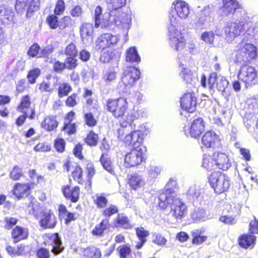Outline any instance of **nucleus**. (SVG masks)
Listing matches in <instances>:
<instances>
[{"label":"nucleus","mask_w":258,"mask_h":258,"mask_svg":"<svg viewBox=\"0 0 258 258\" xmlns=\"http://www.w3.org/2000/svg\"><path fill=\"white\" fill-rule=\"evenodd\" d=\"M217 14L222 19L233 16L223 28L228 41H232L245 31L247 16L236 0H222V5L217 9Z\"/></svg>","instance_id":"1"},{"label":"nucleus","mask_w":258,"mask_h":258,"mask_svg":"<svg viewBox=\"0 0 258 258\" xmlns=\"http://www.w3.org/2000/svg\"><path fill=\"white\" fill-rule=\"evenodd\" d=\"M172 9L169 15L168 26L169 43L178 49L184 44L181 39V32L176 27L181 25L183 21L187 20L190 14L188 4L183 0H175L172 4Z\"/></svg>","instance_id":"2"},{"label":"nucleus","mask_w":258,"mask_h":258,"mask_svg":"<svg viewBox=\"0 0 258 258\" xmlns=\"http://www.w3.org/2000/svg\"><path fill=\"white\" fill-rule=\"evenodd\" d=\"M131 16L128 10L112 14H104L102 20V28L112 30L116 26L128 30L131 25Z\"/></svg>","instance_id":"3"},{"label":"nucleus","mask_w":258,"mask_h":258,"mask_svg":"<svg viewBox=\"0 0 258 258\" xmlns=\"http://www.w3.org/2000/svg\"><path fill=\"white\" fill-rule=\"evenodd\" d=\"M131 16L128 10L112 14H104L102 20V28L112 30L116 26L128 30L131 25Z\"/></svg>","instance_id":"4"},{"label":"nucleus","mask_w":258,"mask_h":258,"mask_svg":"<svg viewBox=\"0 0 258 258\" xmlns=\"http://www.w3.org/2000/svg\"><path fill=\"white\" fill-rule=\"evenodd\" d=\"M234 62L238 66H244L251 62L257 55L256 47L253 44L239 42L236 46Z\"/></svg>","instance_id":"5"},{"label":"nucleus","mask_w":258,"mask_h":258,"mask_svg":"<svg viewBox=\"0 0 258 258\" xmlns=\"http://www.w3.org/2000/svg\"><path fill=\"white\" fill-rule=\"evenodd\" d=\"M141 72L136 67H130L126 68L121 75L120 82L117 86L119 93H126L132 87L135 82L140 78Z\"/></svg>","instance_id":"6"},{"label":"nucleus","mask_w":258,"mask_h":258,"mask_svg":"<svg viewBox=\"0 0 258 258\" xmlns=\"http://www.w3.org/2000/svg\"><path fill=\"white\" fill-rule=\"evenodd\" d=\"M214 9L210 5L204 6L197 14L192 26L197 30L206 29L214 20Z\"/></svg>","instance_id":"7"},{"label":"nucleus","mask_w":258,"mask_h":258,"mask_svg":"<svg viewBox=\"0 0 258 258\" xmlns=\"http://www.w3.org/2000/svg\"><path fill=\"white\" fill-rule=\"evenodd\" d=\"M209 182L216 193L220 194L228 190L230 186L229 177L220 171H214L209 176Z\"/></svg>","instance_id":"8"},{"label":"nucleus","mask_w":258,"mask_h":258,"mask_svg":"<svg viewBox=\"0 0 258 258\" xmlns=\"http://www.w3.org/2000/svg\"><path fill=\"white\" fill-rule=\"evenodd\" d=\"M147 148L141 147L140 149H133L127 153L124 158V165L126 168H131L140 165L145 162Z\"/></svg>","instance_id":"9"},{"label":"nucleus","mask_w":258,"mask_h":258,"mask_svg":"<svg viewBox=\"0 0 258 258\" xmlns=\"http://www.w3.org/2000/svg\"><path fill=\"white\" fill-rule=\"evenodd\" d=\"M39 6L40 0H16L15 9L20 15L26 12V17L29 19L39 9Z\"/></svg>","instance_id":"10"},{"label":"nucleus","mask_w":258,"mask_h":258,"mask_svg":"<svg viewBox=\"0 0 258 258\" xmlns=\"http://www.w3.org/2000/svg\"><path fill=\"white\" fill-rule=\"evenodd\" d=\"M128 108L126 99L119 98L116 99H110L107 102V110L111 112L115 118L122 117Z\"/></svg>","instance_id":"11"},{"label":"nucleus","mask_w":258,"mask_h":258,"mask_svg":"<svg viewBox=\"0 0 258 258\" xmlns=\"http://www.w3.org/2000/svg\"><path fill=\"white\" fill-rule=\"evenodd\" d=\"M238 77L245 83V87L248 88L257 83L258 78L257 72L255 68L247 66L246 64L240 66Z\"/></svg>","instance_id":"12"},{"label":"nucleus","mask_w":258,"mask_h":258,"mask_svg":"<svg viewBox=\"0 0 258 258\" xmlns=\"http://www.w3.org/2000/svg\"><path fill=\"white\" fill-rule=\"evenodd\" d=\"M176 181L170 179L165 186V188L158 196V205L159 207L165 209L167 207V204L172 200V198L176 197L174 191L176 187Z\"/></svg>","instance_id":"13"},{"label":"nucleus","mask_w":258,"mask_h":258,"mask_svg":"<svg viewBox=\"0 0 258 258\" xmlns=\"http://www.w3.org/2000/svg\"><path fill=\"white\" fill-rule=\"evenodd\" d=\"M229 85V81L225 77L218 75L216 72L210 74L208 82V85L210 92H214L215 88L218 91L224 92Z\"/></svg>","instance_id":"14"},{"label":"nucleus","mask_w":258,"mask_h":258,"mask_svg":"<svg viewBox=\"0 0 258 258\" xmlns=\"http://www.w3.org/2000/svg\"><path fill=\"white\" fill-rule=\"evenodd\" d=\"M169 205L171 208L169 215L176 221L181 220L184 217L186 211V206L184 203L175 197L172 198V200L169 202L167 206Z\"/></svg>","instance_id":"15"},{"label":"nucleus","mask_w":258,"mask_h":258,"mask_svg":"<svg viewBox=\"0 0 258 258\" xmlns=\"http://www.w3.org/2000/svg\"><path fill=\"white\" fill-rule=\"evenodd\" d=\"M45 243L46 245L52 247L51 252L55 255L59 254L64 249V247L62 245L61 237L57 233L46 234Z\"/></svg>","instance_id":"16"},{"label":"nucleus","mask_w":258,"mask_h":258,"mask_svg":"<svg viewBox=\"0 0 258 258\" xmlns=\"http://www.w3.org/2000/svg\"><path fill=\"white\" fill-rule=\"evenodd\" d=\"M144 133L140 130H135L125 137L124 142L127 146H131L133 149H140L144 140Z\"/></svg>","instance_id":"17"},{"label":"nucleus","mask_w":258,"mask_h":258,"mask_svg":"<svg viewBox=\"0 0 258 258\" xmlns=\"http://www.w3.org/2000/svg\"><path fill=\"white\" fill-rule=\"evenodd\" d=\"M205 130V122L202 117H198L193 120L189 127L184 129V134L186 136L197 138Z\"/></svg>","instance_id":"18"},{"label":"nucleus","mask_w":258,"mask_h":258,"mask_svg":"<svg viewBox=\"0 0 258 258\" xmlns=\"http://www.w3.org/2000/svg\"><path fill=\"white\" fill-rule=\"evenodd\" d=\"M14 16L15 13L11 7L0 5V24L8 25L14 23Z\"/></svg>","instance_id":"19"},{"label":"nucleus","mask_w":258,"mask_h":258,"mask_svg":"<svg viewBox=\"0 0 258 258\" xmlns=\"http://www.w3.org/2000/svg\"><path fill=\"white\" fill-rule=\"evenodd\" d=\"M180 105L182 109L188 112H193L196 109L197 100L194 94L187 93L180 98Z\"/></svg>","instance_id":"20"},{"label":"nucleus","mask_w":258,"mask_h":258,"mask_svg":"<svg viewBox=\"0 0 258 258\" xmlns=\"http://www.w3.org/2000/svg\"><path fill=\"white\" fill-rule=\"evenodd\" d=\"M177 58L179 65L181 67L179 76L185 83L192 84L196 80V77L189 69L184 67L186 61L181 58V54H179Z\"/></svg>","instance_id":"21"},{"label":"nucleus","mask_w":258,"mask_h":258,"mask_svg":"<svg viewBox=\"0 0 258 258\" xmlns=\"http://www.w3.org/2000/svg\"><path fill=\"white\" fill-rule=\"evenodd\" d=\"M203 145L207 148H216L220 146V140L219 136L212 131L205 133L202 139Z\"/></svg>","instance_id":"22"},{"label":"nucleus","mask_w":258,"mask_h":258,"mask_svg":"<svg viewBox=\"0 0 258 258\" xmlns=\"http://www.w3.org/2000/svg\"><path fill=\"white\" fill-rule=\"evenodd\" d=\"M204 190L199 186H191L187 192L188 199L193 203L202 205L204 198Z\"/></svg>","instance_id":"23"},{"label":"nucleus","mask_w":258,"mask_h":258,"mask_svg":"<svg viewBox=\"0 0 258 258\" xmlns=\"http://www.w3.org/2000/svg\"><path fill=\"white\" fill-rule=\"evenodd\" d=\"M61 191L64 197L67 200H70L72 203H76L79 198L80 188L76 186L71 188V186L67 185L61 187Z\"/></svg>","instance_id":"24"},{"label":"nucleus","mask_w":258,"mask_h":258,"mask_svg":"<svg viewBox=\"0 0 258 258\" xmlns=\"http://www.w3.org/2000/svg\"><path fill=\"white\" fill-rule=\"evenodd\" d=\"M54 215L50 212H43L40 220V225L44 229L53 228L56 225Z\"/></svg>","instance_id":"25"},{"label":"nucleus","mask_w":258,"mask_h":258,"mask_svg":"<svg viewBox=\"0 0 258 258\" xmlns=\"http://www.w3.org/2000/svg\"><path fill=\"white\" fill-rule=\"evenodd\" d=\"M217 167L224 171L227 170L231 167V162L227 155L224 153H218L214 154Z\"/></svg>","instance_id":"26"},{"label":"nucleus","mask_w":258,"mask_h":258,"mask_svg":"<svg viewBox=\"0 0 258 258\" xmlns=\"http://www.w3.org/2000/svg\"><path fill=\"white\" fill-rule=\"evenodd\" d=\"M30 186L28 183H17L14 185L13 189V195L18 200H20L27 197L30 194Z\"/></svg>","instance_id":"27"},{"label":"nucleus","mask_w":258,"mask_h":258,"mask_svg":"<svg viewBox=\"0 0 258 258\" xmlns=\"http://www.w3.org/2000/svg\"><path fill=\"white\" fill-rule=\"evenodd\" d=\"M183 43V45L181 47H178V49H176L175 47L172 46L170 44V46L171 48L174 49V50L176 51H180L181 52H179L178 54V55L179 54H181V58L184 60V61H186L187 59H188V57L186 56H183V53H185L186 55L187 54V52H188L190 54H194L195 53V44L192 43V42H189L187 43L186 45L185 44V42L184 41V39L182 36V34L181 33V39H180Z\"/></svg>","instance_id":"28"},{"label":"nucleus","mask_w":258,"mask_h":258,"mask_svg":"<svg viewBox=\"0 0 258 258\" xmlns=\"http://www.w3.org/2000/svg\"><path fill=\"white\" fill-rule=\"evenodd\" d=\"M136 119V116L134 112H131L128 113L127 115L123 118V120L120 121V125L121 128L117 130V134H118V137L120 136L122 137L124 135L123 128H125L127 126H131L132 127L133 125L135 126V124H134V121Z\"/></svg>","instance_id":"29"},{"label":"nucleus","mask_w":258,"mask_h":258,"mask_svg":"<svg viewBox=\"0 0 258 258\" xmlns=\"http://www.w3.org/2000/svg\"><path fill=\"white\" fill-rule=\"evenodd\" d=\"M108 10L110 11L108 14H114L120 11L126 3V0H105Z\"/></svg>","instance_id":"30"},{"label":"nucleus","mask_w":258,"mask_h":258,"mask_svg":"<svg viewBox=\"0 0 258 258\" xmlns=\"http://www.w3.org/2000/svg\"><path fill=\"white\" fill-rule=\"evenodd\" d=\"M256 237L253 235H248L245 234L241 235L238 239V244L239 246L244 248L253 247Z\"/></svg>","instance_id":"31"},{"label":"nucleus","mask_w":258,"mask_h":258,"mask_svg":"<svg viewBox=\"0 0 258 258\" xmlns=\"http://www.w3.org/2000/svg\"><path fill=\"white\" fill-rule=\"evenodd\" d=\"M100 162L105 170L112 175H115L113 165L109 154L106 153H102L100 158Z\"/></svg>","instance_id":"32"},{"label":"nucleus","mask_w":258,"mask_h":258,"mask_svg":"<svg viewBox=\"0 0 258 258\" xmlns=\"http://www.w3.org/2000/svg\"><path fill=\"white\" fill-rule=\"evenodd\" d=\"M28 235V230L19 226H16L12 231V236L15 242L27 239Z\"/></svg>","instance_id":"33"},{"label":"nucleus","mask_w":258,"mask_h":258,"mask_svg":"<svg viewBox=\"0 0 258 258\" xmlns=\"http://www.w3.org/2000/svg\"><path fill=\"white\" fill-rule=\"evenodd\" d=\"M109 219H103L99 224L95 226L92 231V234L96 236L103 237L104 235L105 231L109 227Z\"/></svg>","instance_id":"34"},{"label":"nucleus","mask_w":258,"mask_h":258,"mask_svg":"<svg viewBox=\"0 0 258 258\" xmlns=\"http://www.w3.org/2000/svg\"><path fill=\"white\" fill-rule=\"evenodd\" d=\"M58 124V123L56 119V117L51 115L45 118L41 122V126L47 131L51 132L57 128Z\"/></svg>","instance_id":"35"},{"label":"nucleus","mask_w":258,"mask_h":258,"mask_svg":"<svg viewBox=\"0 0 258 258\" xmlns=\"http://www.w3.org/2000/svg\"><path fill=\"white\" fill-rule=\"evenodd\" d=\"M136 233L138 239L140 240V241L137 243L136 247L137 249H139L146 242V237L149 235V232L145 230L143 227H140L136 228Z\"/></svg>","instance_id":"36"},{"label":"nucleus","mask_w":258,"mask_h":258,"mask_svg":"<svg viewBox=\"0 0 258 258\" xmlns=\"http://www.w3.org/2000/svg\"><path fill=\"white\" fill-rule=\"evenodd\" d=\"M117 74L114 68L109 67L103 71L102 78L106 84L111 85L115 82Z\"/></svg>","instance_id":"37"},{"label":"nucleus","mask_w":258,"mask_h":258,"mask_svg":"<svg viewBox=\"0 0 258 258\" xmlns=\"http://www.w3.org/2000/svg\"><path fill=\"white\" fill-rule=\"evenodd\" d=\"M84 255L88 258H101V250L93 245L89 246L84 249Z\"/></svg>","instance_id":"38"},{"label":"nucleus","mask_w":258,"mask_h":258,"mask_svg":"<svg viewBox=\"0 0 258 258\" xmlns=\"http://www.w3.org/2000/svg\"><path fill=\"white\" fill-rule=\"evenodd\" d=\"M80 30L82 39H87L88 37H92L94 30L93 25L89 23L83 24L80 27Z\"/></svg>","instance_id":"39"},{"label":"nucleus","mask_w":258,"mask_h":258,"mask_svg":"<svg viewBox=\"0 0 258 258\" xmlns=\"http://www.w3.org/2000/svg\"><path fill=\"white\" fill-rule=\"evenodd\" d=\"M126 61L131 62H139L141 58L135 47H131L126 50Z\"/></svg>","instance_id":"40"},{"label":"nucleus","mask_w":258,"mask_h":258,"mask_svg":"<svg viewBox=\"0 0 258 258\" xmlns=\"http://www.w3.org/2000/svg\"><path fill=\"white\" fill-rule=\"evenodd\" d=\"M202 167L207 170H212L217 167L215 157L204 155L203 158Z\"/></svg>","instance_id":"41"},{"label":"nucleus","mask_w":258,"mask_h":258,"mask_svg":"<svg viewBox=\"0 0 258 258\" xmlns=\"http://www.w3.org/2000/svg\"><path fill=\"white\" fill-rule=\"evenodd\" d=\"M191 219L195 222L205 221L207 219V214L203 209H195L191 214Z\"/></svg>","instance_id":"42"},{"label":"nucleus","mask_w":258,"mask_h":258,"mask_svg":"<svg viewBox=\"0 0 258 258\" xmlns=\"http://www.w3.org/2000/svg\"><path fill=\"white\" fill-rule=\"evenodd\" d=\"M203 233L202 230H195L191 232V236L193 237L192 242L193 244H200L205 242L207 237L201 235Z\"/></svg>","instance_id":"43"},{"label":"nucleus","mask_w":258,"mask_h":258,"mask_svg":"<svg viewBox=\"0 0 258 258\" xmlns=\"http://www.w3.org/2000/svg\"><path fill=\"white\" fill-rule=\"evenodd\" d=\"M129 184L133 189H136L143 184V180L140 175L135 174L131 175Z\"/></svg>","instance_id":"44"},{"label":"nucleus","mask_w":258,"mask_h":258,"mask_svg":"<svg viewBox=\"0 0 258 258\" xmlns=\"http://www.w3.org/2000/svg\"><path fill=\"white\" fill-rule=\"evenodd\" d=\"M117 223L123 228L128 229L132 228L128 218L124 214H119L116 218Z\"/></svg>","instance_id":"45"},{"label":"nucleus","mask_w":258,"mask_h":258,"mask_svg":"<svg viewBox=\"0 0 258 258\" xmlns=\"http://www.w3.org/2000/svg\"><path fill=\"white\" fill-rule=\"evenodd\" d=\"M71 86L67 83L60 84L58 89V96L59 98H62L68 95L72 91Z\"/></svg>","instance_id":"46"},{"label":"nucleus","mask_w":258,"mask_h":258,"mask_svg":"<svg viewBox=\"0 0 258 258\" xmlns=\"http://www.w3.org/2000/svg\"><path fill=\"white\" fill-rule=\"evenodd\" d=\"M40 70L38 68H34L28 72L27 78L28 82L31 84L35 83L37 78L40 75Z\"/></svg>","instance_id":"47"},{"label":"nucleus","mask_w":258,"mask_h":258,"mask_svg":"<svg viewBox=\"0 0 258 258\" xmlns=\"http://www.w3.org/2000/svg\"><path fill=\"white\" fill-rule=\"evenodd\" d=\"M98 136L93 131H90L85 139V142L90 146H96L98 144Z\"/></svg>","instance_id":"48"},{"label":"nucleus","mask_w":258,"mask_h":258,"mask_svg":"<svg viewBox=\"0 0 258 258\" xmlns=\"http://www.w3.org/2000/svg\"><path fill=\"white\" fill-rule=\"evenodd\" d=\"M76 56H68L64 61L66 68L69 70H72L76 68L78 66V60Z\"/></svg>","instance_id":"49"},{"label":"nucleus","mask_w":258,"mask_h":258,"mask_svg":"<svg viewBox=\"0 0 258 258\" xmlns=\"http://www.w3.org/2000/svg\"><path fill=\"white\" fill-rule=\"evenodd\" d=\"M23 176L22 168L18 166H15L10 174V178L15 181L19 180Z\"/></svg>","instance_id":"50"},{"label":"nucleus","mask_w":258,"mask_h":258,"mask_svg":"<svg viewBox=\"0 0 258 258\" xmlns=\"http://www.w3.org/2000/svg\"><path fill=\"white\" fill-rule=\"evenodd\" d=\"M56 15L52 14L49 15L46 19V22L50 28L52 29H56L59 26V21Z\"/></svg>","instance_id":"51"},{"label":"nucleus","mask_w":258,"mask_h":258,"mask_svg":"<svg viewBox=\"0 0 258 258\" xmlns=\"http://www.w3.org/2000/svg\"><path fill=\"white\" fill-rule=\"evenodd\" d=\"M103 10L101 6H97L94 11V20L95 25L96 28L100 25L102 26V21L101 22V16L102 14Z\"/></svg>","instance_id":"52"},{"label":"nucleus","mask_w":258,"mask_h":258,"mask_svg":"<svg viewBox=\"0 0 258 258\" xmlns=\"http://www.w3.org/2000/svg\"><path fill=\"white\" fill-rule=\"evenodd\" d=\"M84 118L85 124L89 127H93L97 124V120L91 112L85 113Z\"/></svg>","instance_id":"53"},{"label":"nucleus","mask_w":258,"mask_h":258,"mask_svg":"<svg viewBox=\"0 0 258 258\" xmlns=\"http://www.w3.org/2000/svg\"><path fill=\"white\" fill-rule=\"evenodd\" d=\"M94 203L97 207L99 209L105 208L108 203V200L106 197L102 195H96V198L94 200Z\"/></svg>","instance_id":"54"},{"label":"nucleus","mask_w":258,"mask_h":258,"mask_svg":"<svg viewBox=\"0 0 258 258\" xmlns=\"http://www.w3.org/2000/svg\"><path fill=\"white\" fill-rule=\"evenodd\" d=\"M62 131L66 132L69 135L74 134L76 132V126L75 123L64 122Z\"/></svg>","instance_id":"55"},{"label":"nucleus","mask_w":258,"mask_h":258,"mask_svg":"<svg viewBox=\"0 0 258 258\" xmlns=\"http://www.w3.org/2000/svg\"><path fill=\"white\" fill-rule=\"evenodd\" d=\"M118 209L117 207L115 205H112L108 208L105 209L102 213V215L106 217L105 219H110V217L113 214L117 213Z\"/></svg>","instance_id":"56"},{"label":"nucleus","mask_w":258,"mask_h":258,"mask_svg":"<svg viewBox=\"0 0 258 258\" xmlns=\"http://www.w3.org/2000/svg\"><path fill=\"white\" fill-rule=\"evenodd\" d=\"M105 38L103 34L101 35L98 39L96 45V49L97 50H104L107 47H110L107 41H105Z\"/></svg>","instance_id":"57"},{"label":"nucleus","mask_w":258,"mask_h":258,"mask_svg":"<svg viewBox=\"0 0 258 258\" xmlns=\"http://www.w3.org/2000/svg\"><path fill=\"white\" fill-rule=\"evenodd\" d=\"M105 39V41H107L108 44L110 47L116 45L119 40V37L117 35H112L111 33H105L103 34Z\"/></svg>","instance_id":"58"},{"label":"nucleus","mask_w":258,"mask_h":258,"mask_svg":"<svg viewBox=\"0 0 258 258\" xmlns=\"http://www.w3.org/2000/svg\"><path fill=\"white\" fill-rule=\"evenodd\" d=\"M64 54L68 56H76L78 51L76 45L71 43L66 47Z\"/></svg>","instance_id":"59"},{"label":"nucleus","mask_w":258,"mask_h":258,"mask_svg":"<svg viewBox=\"0 0 258 258\" xmlns=\"http://www.w3.org/2000/svg\"><path fill=\"white\" fill-rule=\"evenodd\" d=\"M30 207H31V209L29 211V214L34 215L36 218H38L39 214L42 212L40 206L37 203H32L31 202L29 205V208Z\"/></svg>","instance_id":"60"},{"label":"nucleus","mask_w":258,"mask_h":258,"mask_svg":"<svg viewBox=\"0 0 258 258\" xmlns=\"http://www.w3.org/2000/svg\"><path fill=\"white\" fill-rule=\"evenodd\" d=\"M40 46L36 43L32 44L30 48H29L27 51V54L32 57H34L38 55L39 56V53L40 52Z\"/></svg>","instance_id":"61"},{"label":"nucleus","mask_w":258,"mask_h":258,"mask_svg":"<svg viewBox=\"0 0 258 258\" xmlns=\"http://www.w3.org/2000/svg\"><path fill=\"white\" fill-rule=\"evenodd\" d=\"M117 250L119 252L120 258H126L131 252V248L127 245H123L119 246Z\"/></svg>","instance_id":"62"},{"label":"nucleus","mask_w":258,"mask_h":258,"mask_svg":"<svg viewBox=\"0 0 258 258\" xmlns=\"http://www.w3.org/2000/svg\"><path fill=\"white\" fill-rule=\"evenodd\" d=\"M66 8L64 0H57L54 10V13L56 15H61Z\"/></svg>","instance_id":"63"},{"label":"nucleus","mask_w":258,"mask_h":258,"mask_svg":"<svg viewBox=\"0 0 258 258\" xmlns=\"http://www.w3.org/2000/svg\"><path fill=\"white\" fill-rule=\"evenodd\" d=\"M83 170L80 166H76L75 170L72 172V176L78 183H81L83 181Z\"/></svg>","instance_id":"64"}]
</instances>
